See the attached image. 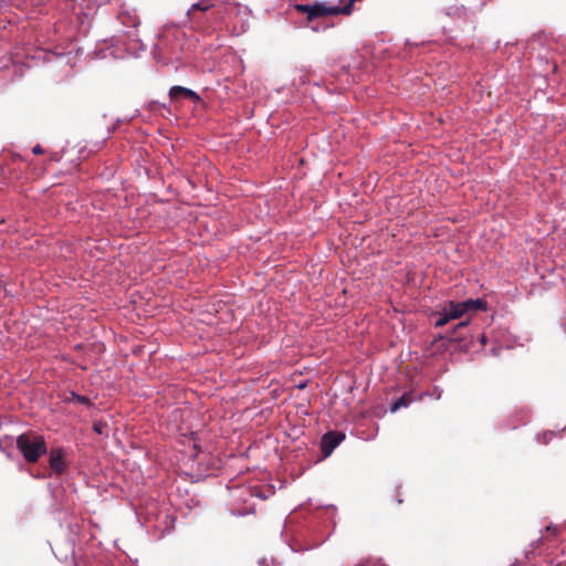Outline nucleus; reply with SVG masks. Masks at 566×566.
Masks as SVG:
<instances>
[{"instance_id":"nucleus-1","label":"nucleus","mask_w":566,"mask_h":566,"mask_svg":"<svg viewBox=\"0 0 566 566\" xmlns=\"http://www.w3.org/2000/svg\"><path fill=\"white\" fill-rule=\"evenodd\" d=\"M228 8H219L213 0H199L187 11V18L195 30L212 33L224 20Z\"/></svg>"},{"instance_id":"nucleus-2","label":"nucleus","mask_w":566,"mask_h":566,"mask_svg":"<svg viewBox=\"0 0 566 566\" xmlns=\"http://www.w3.org/2000/svg\"><path fill=\"white\" fill-rule=\"evenodd\" d=\"M17 448L29 463H35L48 451L44 438L33 432L20 434Z\"/></svg>"},{"instance_id":"nucleus-3","label":"nucleus","mask_w":566,"mask_h":566,"mask_svg":"<svg viewBox=\"0 0 566 566\" xmlns=\"http://www.w3.org/2000/svg\"><path fill=\"white\" fill-rule=\"evenodd\" d=\"M463 314H465L464 308L461 306V302L450 301L439 313V317L436 321V327L444 326L450 319L460 318Z\"/></svg>"},{"instance_id":"nucleus-4","label":"nucleus","mask_w":566,"mask_h":566,"mask_svg":"<svg viewBox=\"0 0 566 566\" xmlns=\"http://www.w3.org/2000/svg\"><path fill=\"white\" fill-rule=\"evenodd\" d=\"M345 440V433L340 431H328L322 437L321 449L325 457H328L334 449Z\"/></svg>"},{"instance_id":"nucleus-5","label":"nucleus","mask_w":566,"mask_h":566,"mask_svg":"<svg viewBox=\"0 0 566 566\" xmlns=\"http://www.w3.org/2000/svg\"><path fill=\"white\" fill-rule=\"evenodd\" d=\"M49 464L52 471L57 475L65 472L67 465L64 451L61 448H55L50 451Z\"/></svg>"},{"instance_id":"nucleus-6","label":"nucleus","mask_w":566,"mask_h":566,"mask_svg":"<svg viewBox=\"0 0 566 566\" xmlns=\"http://www.w3.org/2000/svg\"><path fill=\"white\" fill-rule=\"evenodd\" d=\"M169 97H170V99H177L180 97H185V98L192 99L195 102H198L200 99L199 95L195 91L184 87V86H178V85L172 86L170 88Z\"/></svg>"},{"instance_id":"nucleus-7","label":"nucleus","mask_w":566,"mask_h":566,"mask_svg":"<svg viewBox=\"0 0 566 566\" xmlns=\"http://www.w3.org/2000/svg\"><path fill=\"white\" fill-rule=\"evenodd\" d=\"M462 308H464L465 313L469 312H478V311H488V302L483 298H476V300H465L461 302Z\"/></svg>"},{"instance_id":"nucleus-8","label":"nucleus","mask_w":566,"mask_h":566,"mask_svg":"<svg viewBox=\"0 0 566 566\" xmlns=\"http://www.w3.org/2000/svg\"><path fill=\"white\" fill-rule=\"evenodd\" d=\"M413 401V396L411 392H405L399 399H397L390 406L391 412H397L401 408H407Z\"/></svg>"},{"instance_id":"nucleus-9","label":"nucleus","mask_w":566,"mask_h":566,"mask_svg":"<svg viewBox=\"0 0 566 566\" xmlns=\"http://www.w3.org/2000/svg\"><path fill=\"white\" fill-rule=\"evenodd\" d=\"M70 400L72 401H75V402H78V403H82V405H86V406H90L91 405V400L88 397L86 396H81V395H77L75 392H71V398Z\"/></svg>"},{"instance_id":"nucleus-10","label":"nucleus","mask_w":566,"mask_h":566,"mask_svg":"<svg viewBox=\"0 0 566 566\" xmlns=\"http://www.w3.org/2000/svg\"><path fill=\"white\" fill-rule=\"evenodd\" d=\"M125 18L129 19L128 23H130L132 27H134V28H137L139 25V23H140V21H139V19L137 17H130L128 14H124L123 15V18H122L123 19V23H126Z\"/></svg>"},{"instance_id":"nucleus-11","label":"nucleus","mask_w":566,"mask_h":566,"mask_svg":"<svg viewBox=\"0 0 566 566\" xmlns=\"http://www.w3.org/2000/svg\"><path fill=\"white\" fill-rule=\"evenodd\" d=\"M32 153L34 155H42L44 153V149L42 148L41 145H35L33 148H32Z\"/></svg>"},{"instance_id":"nucleus-12","label":"nucleus","mask_w":566,"mask_h":566,"mask_svg":"<svg viewBox=\"0 0 566 566\" xmlns=\"http://www.w3.org/2000/svg\"><path fill=\"white\" fill-rule=\"evenodd\" d=\"M546 531H547V532H553V534H554V535H556V534H557V527H556V526H547V527H546Z\"/></svg>"}]
</instances>
